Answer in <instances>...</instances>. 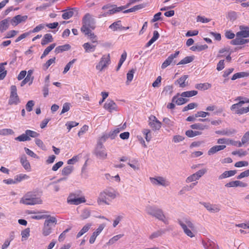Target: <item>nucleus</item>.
<instances>
[{"mask_svg": "<svg viewBox=\"0 0 249 249\" xmlns=\"http://www.w3.org/2000/svg\"><path fill=\"white\" fill-rule=\"evenodd\" d=\"M178 223L182 229L184 233L193 238L195 236L197 230L194 223L189 218L178 219Z\"/></svg>", "mask_w": 249, "mask_h": 249, "instance_id": "1", "label": "nucleus"}, {"mask_svg": "<svg viewBox=\"0 0 249 249\" xmlns=\"http://www.w3.org/2000/svg\"><path fill=\"white\" fill-rule=\"evenodd\" d=\"M57 224V219L54 216L47 215L42 231V234L44 236L50 235Z\"/></svg>", "mask_w": 249, "mask_h": 249, "instance_id": "2", "label": "nucleus"}, {"mask_svg": "<svg viewBox=\"0 0 249 249\" xmlns=\"http://www.w3.org/2000/svg\"><path fill=\"white\" fill-rule=\"evenodd\" d=\"M42 202L41 198L36 197L35 193L32 192L27 193L20 200V203L29 205L40 204Z\"/></svg>", "mask_w": 249, "mask_h": 249, "instance_id": "3", "label": "nucleus"}, {"mask_svg": "<svg viewBox=\"0 0 249 249\" xmlns=\"http://www.w3.org/2000/svg\"><path fill=\"white\" fill-rule=\"evenodd\" d=\"M39 136L37 132L27 129L25 130V133L15 138V140L19 142L29 141L31 140V137L36 138Z\"/></svg>", "mask_w": 249, "mask_h": 249, "instance_id": "4", "label": "nucleus"}, {"mask_svg": "<svg viewBox=\"0 0 249 249\" xmlns=\"http://www.w3.org/2000/svg\"><path fill=\"white\" fill-rule=\"evenodd\" d=\"M93 154L98 159L102 160L106 159L107 157V153L105 147L101 144H96Z\"/></svg>", "mask_w": 249, "mask_h": 249, "instance_id": "5", "label": "nucleus"}, {"mask_svg": "<svg viewBox=\"0 0 249 249\" xmlns=\"http://www.w3.org/2000/svg\"><path fill=\"white\" fill-rule=\"evenodd\" d=\"M149 180L154 185L161 186L166 187L170 185V182L168 180L165 178L161 176L150 177Z\"/></svg>", "mask_w": 249, "mask_h": 249, "instance_id": "6", "label": "nucleus"}, {"mask_svg": "<svg viewBox=\"0 0 249 249\" xmlns=\"http://www.w3.org/2000/svg\"><path fill=\"white\" fill-rule=\"evenodd\" d=\"M20 103L19 98L17 94V87L15 85L11 87V92L8 101V104L10 105H17Z\"/></svg>", "mask_w": 249, "mask_h": 249, "instance_id": "7", "label": "nucleus"}, {"mask_svg": "<svg viewBox=\"0 0 249 249\" xmlns=\"http://www.w3.org/2000/svg\"><path fill=\"white\" fill-rule=\"evenodd\" d=\"M110 60L109 54L104 55L102 56L98 64L96 65V69L99 71H102L107 67V66L110 64Z\"/></svg>", "mask_w": 249, "mask_h": 249, "instance_id": "8", "label": "nucleus"}, {"mask_svg": "<svg viewBox=\"0 0 249 249\" xmlns=\"http://www.w3.org/2000/svg\"><path fill=\"white\" fill-rule=\"evenodd\" d=\"M67 203L70 205H78L81 203L86 202L84 197H77L74 194H71L68 197Z\"/></svg>", "mask_w": 249, "mask_h": 249, "instance_id": "9", "label": "nucleus"}, {"mask_svg": "<svg viewBox=\"0 0 249 249\" xmlns=\"http://www.w3.org/2000/svg\"><path fill=\"white\" fill-rule=\"evenodd\" d=\"M95 20L94 18L89 13H87L83 17L82 19V24H85L89 26V27L94 29L95 28Z\"/></svg>", "mask_w": 249, "mask_h": 249, "instance_id": "10", "label": "nucleus"}, {"mask_svg": "<svg viewBox=\"0 0 249 249\" xmlns=\"http://www.w3.org/2000/svg\"><path fill=\"white\" fill-rule=\"evenodd\" d=\"M208 211L211 213H216L220 211L221 206L219 204H211L209 202H202L200 203Z\"/></svg>", "mask_w": 249, "mask_h": 249, "instance_id": "11", "label": "nucleus"}, {"mask_svg": "<svg viewBox=\"0 0 249 249\" xmlns=\"http://www.w3.org/2000/svg\"><path fill=\"white\" fill-rule=\"evenodd\" d=\"M148 124L154 130H159L161 126V123L154 115L149 117Z\"/></svg>", "mask_w": 249, "mask_h": 249, "instance_id": "12", "label": "nucleus"}, {"mask_svg": "<svg viewBox=\"0 0 249 249\" xmlns=\"http://www.w3.org/2000/svg\"><path fill=\"white\" fill-rule=\"evenodd\" d=\"M106 226V224L104 223L100 224L96 231L92 233L89 240L90 244H92L94 243L96 237L101 233Z\"/></svg>", "mask_w": 249, "mask_h": 249, "instance_id": "13", "label": "nucleus"}, {"mask_svg": "<svg viewBox=\"0 0 249 249\" xmlns=\"http://www.w3.org/2000/svg\"><path fill=\"white\" fill-rule=\"evenodd\" d=\"M179 54V51H176L174 53L171 54L161 65V68L164 69L172 64L174 58Z\"/></svg>", "mask_w": 249, "mask_h": 249, "instance_id": "14", "label": "nucleus"}, {"mask_svg": "<svg viewBox=\"0 0 249 249\" xmlns=\"http://www.w3.org/2000/svg\"><path fill=\"white\" fill-rule=\"evenodd\" d=\"M104 107L109 112L117 111L118 108L116 104L111 100H107L104 104Z\"/></svg>", "mask_w": 249, "mask_h": 249, "instance_id": "15", "label": "nucleus"}, {"mask_svg": "<svg viewBox=\"0 0 249 249\" xmlns=\"http://www.w3.org/2000/svg\"><path fill=\"white\" fill-rule=\"evenodd\" d=\"M240 31L236 34V36H242V37L247 38L249 37V26L240 25Z\"/></svg>", "mask_w": 249, "mask_h": 249, "instance_id": "16", "label": "nucleus"}, {"mask_svg": "<svg viewBox=\"0 0 249 249\" xmlns=\"http://www.w3.org/2000/svg\"><path fill=\"white\" fill-rule=\"evenodd\" d=\"M125 9V6H120V8H116V9H110L107 11L100 14L98 16L99 18L102 17H106L108 16L112 15L114 14L121 12L122 10Z\"/></svg>", "mask_w": 249, "mask_h": 249, "instance_id": "17", "label": "nucleus"}, {"mask_svg": "<svg viewBox=\"0 0 249 249\" xmlns=\"http://www.w3.org/2000/svg\"><path fill=\"white\" fill-rule=\"evenodd\" d=\"M236 132V131L233 128H226L220 130L215 131V133L223 136H231Z\"/></svg>", "mask_w": 249, "mask_h": 249, "instance_id": "18", "label": "nucleus"}, {"mask_svg": "<svg viewBox=\"0 0 249 249\" xmlns=\"http://www.w3.org/2000/svg\"><path fill=\"white\" fill-rule=\"evenodd\" d=\"M248 186V184L246 183L243 182L239 180H235L229 182L227 183L225 186L227 187H246Z\"/></svg>", "mask_w": 249, "mask_h": 249, "instance_id": "19", "label": "nucleus"}, {"mask_svg": "<svg viewBox=\"0 0 249 249\" xmlns=\"http://www.w3.org/2000/svg\"><path fill=\"white\" fill-rule=\"evenodd\" d=\"M27 18V16L17 15L14 17L11 20L13 25H17L22 21H25Z\"/></svg>", "mask_w": 249, "mask_h": 249, "instance_id": "20", "label": "nucleus"}, {"mask_svg": "<svg viewBox=\"0 0 249 249\" xmlns=\"http://www.w3.org/2000/svg\"><path fill=\"white\" fill-rule=\"evenodd\" d=\"M202 244L205 249H218V246L215 243L209 239L203 240Z\"/></svg>", "mask_w": 249, "mask_h": 249, "instance_id": "21", "label": "nucleus"}, {"mask_svg": "<svg viewBox=\"0 0 249 249\" xmlns=\"http://www.w3.org/2000/svg\"><path fill=\"white\" fill-rule=\"evenodd\" d=\"M188 78L187 75H184L175 82V84H178L180 88H184L188 86V82L186 81Z\"/></svg>", "mask_w": 249, "mask_h": 249, "instance_id": "22", "label": "nucleus"}, {"mask_svg": "<svg viewBox=\"0 0 249 249\" xmlns=\"http://www.w3.org/2000/svg\"><path fill=\"white\" fill-rule=\"evenodd\" d=\"M153 216H154L159 220L162 221L165 224L168 223L167 220L165 218L162 211L160 209L157 208Z\"/></svg>", "mask_w": 249, "mask_h": 249, "instance_id": "23", "label": "nucleus"}, {"mask_svg": "<svg viewBox=\"0 0 249 249\" xmlns=\"http://www.w3.org/2000/svg\"><path fill=\"white\" fill-rule=\"evenodd\" d=\"M20 161L23 168L27 171H30L31 170V165L27 160V158L25 155L22 156L20 159Z\"/></svg>", "mask_w": 249, "mask_h": 249, "instance_id": "24", "label": "nucleus"}, {"mask_svg": "<svg viewBox=\"0 0 249 249\" xmlns=\"http://www.w3.org/2000/svg\"><path fill=\"white\" fill-rule=\"evenodd\" d=\"M178 95L179 94H178L177 95L174 96L172 98V102L179 106L183 105L188 102V100L184 98V97H178Z\"/></svg>", "mask_w": 249, "mask_h": 249, "instance_id": "25", "label": "nucleus"}, {"mask_svg": "<svg viewBox=\"0 0 249 249\" xmlns=\"http://www.w3.org/2000/svg\"><path fill=\"white\" fill-rule=\"evenodd\" d=\"M107 195L105 192V191L102 192L99 194V197L97 199V202L99 204H101L102 203H104L108 205L109 203L107 202Z\"/></svg>", "mask_w": 249, "mask_h": 249, "instance_id": "26", "label": "nucleus"}, {"mask_svg": "<svg viewBox=\"0 0 249 249\" xmlns=\"http://www.w3.org/2000/svg\"><path fill=\"white\" fill-rule=\"evenodd\" d=\"M225 148L226 145H215L209 150L208 154L209 155H211L218 151L224 149Z\"/></svg>", "mask_w": 249, "mask_h": 249, "instance_id": "27", "label": "nucleus"}, {"mask_svg": "<svg viewBox=\"0 0 249 249\" xmlns=\"http://www.w3.org/2000/svg\"><path fill=\"white\" fill-rule=\"evenodd\" d=\"M245 38L242 36H236V38L231 41L233 45H243L245 44Z\"/></svg>", "mask_w": 249, "mask_h": 249, "instance_id": "28", "label": "nucleus"}, {"mask_svg": "<svg viewBox=\"0 0 249 249\" xmlns=\"http://www.w3.org/2000/svg\"><path fill=\"white\" fill-rule=\"evenodd\" d=\"M92 224L91 223H87L86 224L82 229L78 232L76 235V238H78L83 235L84 233L87 232L91 228Z\"/></svg>", "mask_w": 249, "mask_h": 249, "instance_id": "29", "label": "nucleus"}, {"mask_svg": "<svg viewBox=\"0 0 249 249\" xmlns=\"http://www.w3.org/2000/svg\"><path fill=\"white\" fill-rule=\"evenodd\" d=\"M86 53L93 52L96 49V46L91 44L89 43H85L83 45Z\"/></svg>", "mask_w": 249, "mask_h": 249, "instance_id": "30", "label": "nucleus"}, {"mask_svg": "<svg viewBox=\"0 0 249 249\" xmlns=\"http://www.w3.org/2000/svg\"><path fill=\"white\" fill-rule=\"evenodd\" d=\"M236 173V170H230L225 171L223 173H222L221 175L219 176V179H222L228 177H232L234 176Z\"/></svg>", "mask_w": 249, "mask_h": 249, "instance_id": "31", "label": "nucleus"}, {"mask_svg": "<svg viewBox=\"0 0 249 249\" xmlns=\"http://www.w3.org/2000/svg\"><path fill=\"white\" fill-rule=\"evenodd\" d=\"M53 41V38L52 35L50 34H46L44 36L41 40V44L42 45H45L49 42H52Z\"/></svg>", "mask_w": 249, "mask_h": 249, "instance_id": "32", "label": "nucleus"}, {"mask_svg": "<svg viewBox=\"0 0 249 249\" xmlns=\"http://www.w3.org/2000/svg\"><path fill=\"white\" fill-rule=\"evenodd\" d=\"M122 25L121 24V20H118L113 22L109 26V28L112 30L113 31H116L118 30H121Z\"/></svg>", "mask_w": 249, "mask_h": 249, "instance_id": "33", "label": "nucleus"}, {"mask_svg": "<svg viewBox=\"0 0 249 249\" xmlns=\"http://www.w3.org/2000/svg\"><path fill=\"white\" fill-rule=\"evenodd\" d=\"M9 19L8 18L4 19L0 22V31L3 32L6 30L9 27Z\"/></svg>", "mask_w": 249, "mask_h": 249, "instance_id": "34", "label": "nucleus"}, {"mask_svg": "<svg viewBox=\"0 0 249 249\" xmlns=\"http://www.w3.org/2000/svg\"><path fill=\"white\" fill-rule=\"evenodd\" d=\"M74 12L72 9H68L63 11L62 17L64 19H68L73 15Z\"/></svg>", "mask_w": 249, "mask_h": 249, "instance_id": "35", "label": "nucleus"}, {"mask_svg": "<svg viewBox=\"0 0 249 249\" xmlns=\"http://www.w3.org/2000/svg\"><path fill=\"white\" fill-rule=\"evenodd\" d=\"M191 128L193 129H198L200 130H203L205 129H208V126L206 125H204L200 123H196L193 124H192L190 126Z\"/></svg>", "mask_w": 249, "mask_h": 249, "instance_id": "36", "label": "nucleus"}, {"mask_svg": "<svg viewBox=\"0 0 249 249\" xmlns=\"http://www.w3.org/2000/svg\"><path fill=\"white\" fill-rule=\"evenodd\" d=\"M71 48V46L69 44H65L64 45L59 46L55 49L56 53H59L63 51H68Z\"/></svg>", "mask_w": 249, "mask_h": 249, "instance_id": "37", "label": "nucleus"}, {"mask_svg": "<svg viewBox=\"0 0 249 249\" xmlns=\"http://www.w3.org/2000/svg\"><path fill=\"white\" fill-rule=\"evenodd\" d=\"M208 48V46L206 44L205 45H199L193 46L190 48V50L193 51H198L200 52L203 50H205Z\"/></svg>", "mask_w": 249, "mask_h": 249, "instance_id": "38", "label": "nucleus"}, {"mask_svg": "<svg viewBox=\"0 0 249 249\" xmlns=\"http://www.w3.org/2000/svg\"><path fill=\"white\" fill-rule=\"evenodd\" d=\"M249 75V73L246 72H237V73H235V74H234L233 75V76L231 77V79L232 80H235L236 79L240 78H242V77H247Z\"/></svg>", "mask_w": 249, "mask_h": 249, "instance_id": "39", "label": "nucleus"}, {"mask_svg": "<svg viewBox=\"0 0 249 249\" xmlns=\"http://www.w3.org/2000/svg\"><path fill=\"white\" fill-rule=\"evenodd\" d=\"M144 5L143 4H139L137 5H135L134 7H133L132 8H131L127 10H124V13H131V12H135L136 11H137L139 9H141L144 8Z\"/></svg>", "mask_w": 249, "mask_h": 249, "instance_id": "40", "label": "nucleus"}, {"mask_svg": "<svg viewBox=\"0 0 249 249\" xmlns=\"http://www.w3.org/2000/svg\"><path fill=\"white\" fill-rule=\"evenodd\" d=\"M211 87V85L208 83L197 84L196 85V89L199 90H206Z\"/></svg>", "mask_w": 249, "mask_h": 249, "instance_id": "41", "label": "nucleus"}, {"mask_svg": "<svg viewBox=\"0 0 249 249\" xmlns=\"http://www.w3.org/2000/svg\"><path fill=\"white\" fill-rule=\"evenodd\" d=\"M197 94V91L196 90H191L183 92L180 94V95L182 97H191L196 95Z\"/></svg>", "mask_w": 249, "mask_h": 249, "instance_id": "42", "label": "nucleus"}, {"mask_svg": "<svg viewBox=\"0 0 249 249\" xmlns=\"http://www.w3.org/2000/svg\"><path fill=\"white\" fill-rule=\"evenodd\" d=\"M109 138L108 133H104L101 137H100L97 142V144H101L102 145H104L103 143L107 141V140Z\"/></svg>", "mask_w": 249, "mask_h": 249, "instance_id": "43", "label": "nucleus"}, {"mask_svg": "<svg viewBox=\"0 0 249 249\" xmlns=\"http://www.w3.org/2000/svg\"><path fill=\"white\" fill-rule=\"evenodd\" d=\"M105 191L108 198H110L111 199H114L116 197V193L113 189H106Z\"/></svg>", "mask_w": 249, "mask_h": 249, "instance_id": "44", "label": "nucleus"}, {"mask_svg": "<svg viewBox=\"0 0 249 249\" xmlns=\"http://www.w3.org/2000/svg\"><path fill=\"white\" fill-rule=\"evenodd\" d=\"M201 132L198 131H193L192 130H188L186 131L185 134L188 137L192 138L196 136L200 135L201 134Z\"/></svg>", "mask_w": 249, "mask_h": 249, "instance_id": "45", "label": "nucleus"}, {"mask_svg": "<svg viewBox=\"0 0 249 249\" xmlns=\"http://www.w3.org/2000/svg\"><path fill=\"white\" fill-rule=\"evenodd\" d=\"M73 167L71 165L64 167L62 170V175L63 176H68L70 175L73 170Z\"/></svg>", "mask_w": 249, "mask_h": 249, "instance_id": "46", "label": "nucleus"}, {"mask_svg": "<svg viewBox=\"0 0 249 249\" xmlns=\"http://www.w3.org/2000/svg\"><path fill=\"white\" fill-rule=\"evenodd\" d=\"M194 60L193 56H186L183 59H182L180 62H179L177 65H184L189 63L193 61Z\"/></svg>", "mask_w": 249, "mask_h": 249, "instance_id": "47", "label": "nucleus"}, {"mask_svg": "<svg viewBox=\"0 0 249 249\" xmlns=\"http://www.w3.org/2000/svg\"><path fill=\"white\" fill-rule=\"evenodd\" d=\"M122 129H124V128H117L114 129L113 131H111L108 133L109 138L111 140L114 139L117 136V135L120 132V131Z\"/></svg>", "mask_w": 249, "mask_h": 249, "instance_id": "48", "label": "nucleus"}, {"mask_svg": "<svg viewBox=\"0 0 249 249\" xmlns=\"http://www.w3.org/2000/svg\"><path fill=\"white\" fill-rule=\"evenodd\" d=\"M15 177L17 183L20 182L22 180L28 179L29 178V176L24 174H18Z\"/></svg>", "mask_w": 249, "mask_h": 249, "instance_id": "49", "label": "nucleus"}, {"mask_svg": "<svg viewBox=\"0 0 249 249\" xmlns=\"http://www.w3.org/2000/svg\"><path fill=\"white\" fill-rule=\"evenodd\" d=\"M45 27L46 25L45 24H40L34 28L32 30H30L29 32L30 34L31 33H37L43 29Z\"/></svg>", "mask_w": 249, "mask_h": 249, "instance_id": "50", "label": "nucleus"}, {"mask_svg": "<svg viewBox=\"0 0 249 249\" xmlns=\"http://www.w3.org/2000/svg\"><path fill=\"white\" fill-rule=\"evenodd\" d=\"M90 29H91L89 26L88 25H86L85 24H82V26L81 28V31L82 32L84 33L86 35L89 36L91 33Z\"/></svg>", "mask_w": 249, "mask_h": 249, "instance_id": "51", "label": "nucleus"}, {"mask_svg": "<svg viewBox=\"0 0 249 249\" xmlns=\"http://www.w3.org/2000/svg\"><path fill=\"white\" fill-rule=\"evenodd\" d=\"M76 59H73L72 60L70 61L65 67L63 73L64 74L66 73L70 69V68L72 67L73 64L76 61Z\"/></svg>", "mask_w": 249, "mask_h": 249, "instance_id": "52", "label": "nucleus"}, {"mask_svg": "<svg viewBox=\"0 0 249 249\" xmlns=\"http://www.w3.org/2000/svg\"><path fill=\"white\" fill-rule=\"evenodd\" d=\"M22 236V241L26 240L27 238L30 236V229L27 228L23 230L21 232Z\"/></svg>", "mask_w": 249, "mask_h": 249, "instance_id": "53", "label": "nucleus"}, {"mask_svg": "<svg viewBox=\"0 0 249 249\" xmlns=\"http://www.w3.org/2000/svg\"><path fill=\"white\" fill-rule=\"evenodd\" d=\"M124 236V234H118L114 236L112 238L110 239L107 243L108 244H113L115 242L117 241L119 239L122 238Z\"/></svg>", "mask_w": 249, "mask_h": 249, "instance_id": "54", "label": "nucleus"}, {"mask_svg": "<svg viewBox=\"0 0 249 249\" xmlns=\"http://www.w3.org/2000/svg\"><path fill=\"white\" fill-rule=\"evenodd\" d=\"M142 133L145 136V138L147 142H149L152 138L149 129H145L142 130Z\"/></svg>", "mask_w": 249, "mask_h": 249, "instance_id": "55", "label": "nucleus"}, {"mask_svg": "<svg viewBox=\"0 0 249 249\" xmlns=\"http://www.w3.org/2000/svg\"><path fill=\"white\" fill-rule=\"evenodd\" d=\"M55 62V57L49 59L43 65L44 69L47 70L53 63Z\"/></svg>", "mask_w": 249, "mask_h": 249, "instance_id": "56", "label": "nucleus"}, {"mask_svg": "<svg viewBox=\"0 0 249 249\" xmlns=\"http://www.w3.org/2000/svg\"><path fill=\"white\" fill-rule=\"evenodd\" d=\"M197 106V104L195 103H191L189 104L187 106L185 107L183 109V111H186L190 109H192Z\"/></svg>", "mask_w": 249, "mask_h": 249, "instance_id": "57", "label": "nucleus"}, {"mask_svg": "<svg viewBox=\"0 0 249 249\" xmlns=\"http://www.w3.org/2000/svg\"><path fill=\"white\" fill-rule=\"evenodd\" d=\"M120 8V7H117L116 5L107 4L104 5L102 8V9L104 10H107V9H108V10L110 9H115V10L116 8Z\"/></svg>", "mask_w": 249, "mask_h": 249, "instance_id": "58", "label": "nucleus"}, {"mask_svg": "<svg viewBox=\"0 0 249 249\" xmlns=\"http://www.w3.org/2000/svg\"><path fill=\"white\" fill-rule=\"evenodd\" d=\"M35 105L34 102L33 100H30L27 103L26 105V110L30 112L33 109V107H34Z\"/></svg>", "mask_w": 249, "mask_h": 249, "instance_id": "59", "label": "nucleus"}, {"mask_svg": "<svg viewBox=\"0 0 249 249\" xmlns=\"http://www.w3.org/2000/svg\"><path fill=\"white\" fill-rule=\"evenodd\" d=\"M248 112H249V109L248 108V107H242L239 109H237L235 111V113L241 115L245 113H247Z\"/></svg>", "mask_w": 249, "mask_h": 249, "instance_id": "60", "label": "nucleus"}, {"mask_svg": "<svg viewBox=\"0 0 249 249\" xmlns=\"http://www.w3.org/2000/svg\"><path fill=\"white\" fill-rule=\"evenodd\" d=\"M13 130L11 129L6 128L0 130V135H6L8 134H13Z\"/></svg>", "mask_w": 249, "mask_h": 249, "instance_id": "61", "label": "nucleus"}, {"mask_svg": "<svg viewBox=\"0 0 249 249\" xmlns=\"http://www.w3.org/2000/svg\"><path fill=\"white\" fill-rule=\"evenodd\" d=\"M249 176V169H248L244 172H242L237 176L236 178L238 179H242V178L248 177Z\"/></svg>", "mask_w": 249, "mask_h": 249, "instance_id": "62", "label": "nucleus"}, {"mask_svg": "<svg viewBox=\"0 0 249 249\" xmlns=\"http://www.w3.org/2000/svg\"><path fill=\"white\" fill-rule=\"evenodd\" d=\"M134 73H135V70L133 69L127 72V82H130L132 81V80L133 78V76H134Z\"/></svg>", "mask_w": 249, "mask_h": 249, "instance_id": "63", "label": "nucleus"}, {"mask_svg": "<svg viewBox=\"0 0 249 249\" xmlns=\"http://www.w3.org/2000/svg\"><path fill=\"white\" fill-rule=\"evenodd\" d=\"M197 180H198V178L196 176L195 174L189 176L186 179V182L187 183H189L191 182L195 181Z\"/></svg>", "mask_w": 249, "mask_h": 249, "instance_id": "64", "label": "nucleus"}]
</instances>
